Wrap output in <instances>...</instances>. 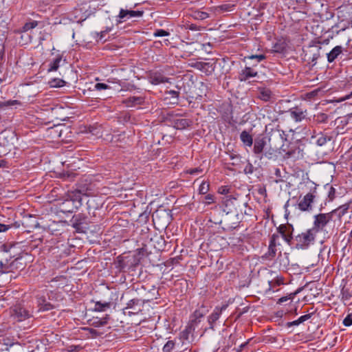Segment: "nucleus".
<instances>
[{
    "instance_id": "f257e3e1",
    "label": "nucleus",
    "mask_w": 352,
    "mask_h": 352,
    "mask_svg": "<svg viewBox=\"0 0 352 352\" xmlns=\"http://www.w3.org/2000/svg\"><path fill=\"white\" fill-rule=\"evenodd\" d=\"M15 245L5 243L1 246L3 252H10L9 258H6L4 261H0V276L3 274L14 273L16 271H21L26 266V261L23 258V255L28 256L27 253L22 252L15 254L11 251L14 249Z\"/></svg>"
},
{
    "instance_id": "f03ea898",
    "label": "nucleus",
    "mask_w": 352,
    "mask_h": 352,
    "mask_svg": "<svg viewBox=\"0 0 352 352\" xmlns=\"http://www.w3.org/2000/svg\"><path fill=\"white\" fill-rule=\"evenodd\" d=\"M140 263V258L135 254H120L118 256L113 265L116 270V274H122L134 276L137 268Z\"/></svg>"
},
{
    "instance_id": "7ed1b4c3",
    "label": "nucleus",
    "mask_w": 352,
    "mask_h": 352,
    "mask_svg": "<svg viewBox=\"0 0 352 352\" xmlns=\"http://www.w3.org/2000/svg\"><path fill=\"white\" fill-rule=\"evenodd\" d=\"M34 307L30 302L18 301L8 309V314L14 322H21L34 317Z\"/></svg>"
},
{
    "instance_id": "20e7f679",
    "label": "nucleus",
    "mask_w": 352,
    "mask_h": 352,
    "mask_svg": "<svg viewBox=\"0 0 352 352\" xmlns=\"http://www.w3.org/2000/svg\"><path fill=\"white\" fill-rule=\"evenodd\" d=\"M133 296L144 304L157 299L159 296L158 289L155 286L144 285L140 283L133 285Z\"/></svg>"
},
{
    "instance_id": "39448f33",
    "label": "nucleus",
    "mask_w": 352,
    "mask_h": 352,
    "mask_svg": "<svg viewBox=\"0 0 352 352\" xmlns=\"http://www.w3.org/2000/svg\"><path fill=\"white\" fill-rule=\"evenodd\" d=\"M316 234L314 231L309 228L297 235L294 236L293 245L296 250H307L316 241Z\"/></svg>"
},
{
    "instance_id": "423d86ee",
    "label": "nucleus",
    "mask_w": 352,
    "mask_h": 352,
    "mask_svg": "<svg viewBox=\"0 0 352 352\" xmlns=\"http://www.w3.org/2000/svg\"><path fill=\"white\" fill-rule=\"evenodd\" d=\"M265 131L267 137L268 145L276 146L279 148L283 146L285 132L280 129L278 124L270 123L265 126Z\"/></svg>"
},
{
    "instance_id": "0eeeda50",
    "label": "nucleus",
    "mask_w": 352,
    "mask_h": 352,
    "mask_svg": "<svg viewBox=\"0 0 352 352\" xmlns=\"http://www.w3.org/2000/svg\"><path fill=\"white\" fill-rule=\"evenodd\" d=\"M332 213H319L314 216L313 227L311 229L317 234L320 232H325L326 227L332 220Z\"/></svg>"
},
{
    "instance_id": "6e6552de",
    "label": "nucleus",
    "mask_w": 352,
    "mask_h": 352,
    "mask_svg": "<svg viewBox=\"0 0 352 352\" xmlns=\"http://www.w3.org/2000/svg\"><path fill=\"white\" fill-rule=\"evenodd\" d=\"M72 226L78 233H86L89 228L88 217L83 213H78L73 215L70 220Z\"/></svg>"
},
{
    "instance_id": "1a4fd4ad",
    "label": "nucleus",
    "mask_w": 352,
    "mask_h": 352,
    "mask_svg": "<svg viewBox=\"0 0 352 352\" xmlns=\"http://www.w3.org/2000/svg\"><path fill=\"white\" fill-rule=\"evenodd\" d=\"M352 115L348 114L337 118L334 122V133L336 135L343 134L348 130L352 129Z\"/></svg>"
},
{
    "instance_id": "9d476101",
    "label": "nucleus",
    "mask_w": 352,
    "mask_h": 352,
    "mask_svg": "<svg viewBox=\"0 0 352 352\" xmlns=\"http://www.w3.org/2000/svg\"><path fill=\"white\" fill-rule=\"evenodd\" d=\"M279 235L272 234L270 237L267 251L262 256V258L267 261H272L275 258L278 252V247L280 245L278 241Z\"/></svg>"
},
{
    "instance_id": "9b49d317",
    "label": "nucleus",
    "mask_w": 352,
    "mask_h": 352,
    "mask_svg": "<svg viewBox=\"0 0 352 352\" xmlns=\"http://www.w3.org/2000/svg\"><path fill=\"white\" fill-rule=\"evenodd\" d=\"M144 305L139 299L133 296V298L126 303V306L123 309L124 314L131 316L141 314L143 311Z\"/></svg>"
},
{
    "instance_id": "f8f14e48",
    "label": "nucleus",
    "mask_w": 352,
    "mask_h": 352,
    "mask_svg": "<svg viewBox=\"0 0 352 352\" xmlns=\"http://www.w3.org/2000/svg\"><path fill=\"white\" fill-rule=\"evenodd\" d=\"M322 47L320 43L309 45L305 52V58L309 63L314 66L317 63V60L320 57V50Z\"/></svg>"
},
{
    "instance_id": "ddd939ff",
    "label": "nucleus",
    "mask_w": 352,
    "mask_h": 352,
    "mask_svg": "<svg viewBox=\"0 0 352 352\" xmlns=\"http://www.w3.org/2000/svg\"><path fill=\"white\" fill-rule=\"evenodd\" d=\"M190 67L198 69L206 76H211L216 68V61L212 59L209 62L196 61L190 64Z\"/></svg>"
},
{
    "instance_id": "4468645a",
    "label": "nucleus",
    "mask_w": 352,
    "mask_h": 352,
    "mask_svg": "<svg viewBox=\"0 0 352 352\" xmlns=\"http://www.w3.org/2000/svg\"><path fill=\"white\" fill-rule=\"evenodd\" d=\"M240 201L238 197L234 195L226 196L223 198L222 205L224 207L223 212L229 214L233 212V209L236 210L237 207L240 206Z\"/></svg>"
},
{
    "instance_id": "2eb2a0df",
    "label": "nucleus",
    "mask_w": 352,
    "mask_h": 352,
    "mask_svg": "<svg viewBox=\"0 0 352 352\" xmlns=\"http://www.w3.org/2000/svg\"><path fill=\"white\" fill-rule=\"evenodd\" d=\"M144 14L143 10H129L121 8L116 16L117 24L122 23L131 17H141Z\"/></svg>"
},
{
    "instance_id": "dca6fc26",
    "label": "nucleus",
    "mask_w": 352,
    "mask_h": 352,
    "mask_svg": "<svg viewBox=\"0 0 352 352\" xmlns=\"http://www.w3.org/2000/svg\"><path fill=\"white\" fill-rule=\"evenodd\" d=\"M228 305H229L227 302L222 305L221 307H215L212 314L209 315L208 317V322L209 324L208 328L210 329L214 330L216 322L219 319L220 316L222 314V312L228 307Z\"/></svg>"
},
{
    "instance_id": "f3484780",
    "label": "nucleus",
    "mask_w": 352,
    "mask_h": 352,
    "mask_svg": "<svg viewBox=\"0 0 352 352\" xmlns=\"http://www.w3.org/2000/svg\"><path fill=\"white\" fill-rule=\"evenodd\" d=\"M316 190L313 192H309L303 197V198L298 204V209L301 211H310L312 210V203L314 201L316 195H314Z\"/></svg>"
},
{
    "instance_id": "a211bd4d",
    "label": "nucleus",
    "mask_w": 352,
    "mask_h": 352,
    "mask_svg": "<svg viewBox=\"0 0 352 352\" xmlns=\"http://www.w3.org/2000/svg\"><path fill=\"white\" fill-rule=\"evenodd\" d=\"M36 300L38 312L48 311L55 308V306L49 302L43 295L37 294L36 296Z\"/></svg>"
},
{
    "instance_id": "6ab92c4d",
    "label": "nucleus",
    "mask_w": 352,
    "mask_h": 352,
    "mask_svg": "<svg viewBox=\"0 0 352 352\" xmlns=\"http://www.w3.org/2000/svg\"><path fill=\"white\" fill-rule=\"evenodd\" d=\"M288 113L291 118L296 122L303 120L307 115V109L299 106H295L289 109Z\"/></svg>"
},
{
    "instance_id": "aec40b11",
    "label": "nucleus",
    "mask_w": 352,
    "mask_h": 352,
    "mask_svg": "<svg viewBox=\"0 0 352 352\" xmlns=\"http://www.w3.org/2000/svg\"><path fill=\"white\" fill-rule=\"evenodd\" d=\"M267 146V140L265 137L258 136L253 142V153L259 158L264 152Z\"/></svg>"
},
{
    "instance_id": "412c9836",
    "label": "nucleus",
    "mask_w": 352,
    "mask_h": 352,
    "mask_svg": "<svg viewBox=\"0 0 352 352\" xmlns=\"http://www.w3.org/2000/svg\"><path fill=\"white\" fill-rule=\"evenodd\" d=\"M209 309L208 306L202 304L199 306L192 314L190 322L197 326L201 322V319L208 312Z\"/></svg>"
},
{
    "instance_id": "4be33fe9",
    "label": "nucleus",
    "mask_w": 352,
    "mask_h": 352,
    "mask_svg": "<svg viewBox=\"0 0 352 352\" xmlns=\"http://www.w3.org/2000/svg\"><path fill=\"white\" fill-rule=\"evenodd\" d=\"M258 72L254 70L252 67L245 66L239 73L238 79L241 82H245L251 78L258 76Z\"/></svg>"
},
{
    "instance_id": "5701e85b",
    "label": "nucleus",
    "mask_w": 352,
    "mask_h": 352,
    "mask_svg": "<svg viewBox=\"0 0 352 352\" xmlns=\"http://www.w3.org/2000/svg\"><path fill=\"white\" fill-rule=\"evenodd\" d=\"M148 79L150 83L154 85H157L162 83L168 82V78L166 77L160 72H151L148 75Z\"/></svg>"
},
{
    "instance_id": "b1692460",
    "label": "nucleus",
    "mask_w": 352,
    "mask_h": 352,
    "mask_svg": "<svg viewBox=\"0 0 352 352\" xmlns=\"http://www.w3.org/2000/svg\"><path fill=\"white\" fill-rule=\"evenodd\" d=\"M66 200H69L71 204L78 208L81 206L82 192L80 190L76 189L74 190L68 191Z\"/></svg>"
},
{
    "instance_id": "393cba45",
    "label": "nucleus",
    "mask_w": 352,
    "mask_h": 352,
    "mask_svg": "<svg viewBox=\"0 0 352 352\" xmlns=\"http://www.w3.org/2000/svg\"><path fill=\"white\" fill-rule=\"evenodd\" d=\"M276 234L279 235V237L281 236L288 245L292 247L294 236H292L291 233L287 230V227L284 224H280L276 228Z\"/></svg>"
},
{
    "instance_id": "a878e982",
    "label": "nucleus",
    "mask_w": 352,
    "mask_h": 352,
    "mask_svg": "<svg viewBox=\"0 0 352 352\" xmlns=\"http://www.w3.org/2000/svg\"><path fill=\"white\" fill-rule=\"evenodd\" d=\"M179 94L178 91H165L163 100L166 104H176L179 103Z\"/></svg>"
},
{
    "instance_id": "bb28decb",
    "label": "nucleus",
    "mask_w": 352,
    "mask_h": 352,
    "mask_svg": "<svg viewBox=\"0 0 352 352\" xmlns=\"http://www.w3.org/2000/svg\"><path fill=\"white\" fill-rule=\"evenodd\" d=\"M280 148H278L276 145L271 146L269 145L268 147H266L264 152L262 153V155L259 157L260 160H262L263 158H265L267 160H276L278 151Z\"/></svg>"
},
{
    "instance_id": "cd10ccee",
    "label": "nucleus",
    "mask_w": 352,
    "mask_h": 352,
    "mask_svg": "<svg viewBox=\"0 0 352 352\" xmlns=\"http://www.w3.org/2000/svg\"><path fill=\"white\" fill-rule=\"evenodd\" d=\"M145 102V97L143 96H133L123 100V103L128 107H133L141 105Z\"/></svg>"
},
{
    "instance_id": "c85d7f7f",
    "label": "nucleus",
    "mask_w": 352,
    "mask_h": 352,
    "mask_svg": "<svg viewBox=\"0 0 352 352\" xmlns=\"http://www.w3.org/2000/svg\"><path fill=\"white\" fill-rule=\"evenodd\" d=\"M193 121L187 118H177L173 120V126L177 130H184L192 125Z\"/></svg>"
},
{
    "instance_id": "c756f323",
    "label": "nucleus",
    "mask_w": 352,
    "mask_h": 352,
    "mask_svg": "<svg viewBox=\"0 0 352 352\" xmlns=\"http://www.w3.org/2000/svg\"><path fill=\"white\" fill-rule=\"evenodd\" d=\"M343 48L340 45L333 47L329 53H327V58L329 63H333L342 54Z\"/></svg>"
},
{
    "instance_id": "7c9ffc66",
    "label": "nucleus",
    "mask_w": 352,
    "mask_h": 352,
    "mask_svg": "<svg viewBox=\"0 0 352 352\" xmlns=\"http://www.w3.org/2000/svg\"><path fill=\"white\" fill-rule=\"evenodd\" d=\"M195 325L192 324L190 322L186 326L185 329L179 333L180 339L183 341H188L189 340V336L192 334L195 329Z\"/></svg>"
},
{
    "instance_id": "2f4dec72",
    "label": "nucleus",
    "mask_w": 352,
    "mask_h": 352,
    "mask_svg": "<svg viewBox=\"0 0 352 352\" xmlns=\"http://www.w3.org/2000/svg\"><path fill=\"white\" fill-rule=\"evenodd\" d=\"M318 135V137L316 135H312L311 140H315L316 144L319 146H324L327 144V142L331 140V137L327 135L325 133H320Z\"/></svg>"
},
{
    "instance_id": "473e14b6",
    "label": "nucleus",
    "mask_w": 352,
    "mask_h": 352,
    "mask_svg": "<svg viewBox=\"0 0 352 352\" xmlns=\"http://www.w3.org/2000/svg\"><path fill=\"white\" fill-rule=\"evenodd\" d=\"M62 60H63V55L59 54H57L56 58H54L49 64L47 72L50 73V72L57 71L60 65V62Z\"/></svg>"
},
{
    "instance_id": "72a5a7b5",
    "label": "nucleus",
    "mask_w": 352,
    "mask_h": 352,
    "mask_svg": "<svg viewBox=\"0 0 352 352\" xmlns=\"http://www.w3.org/2000/svg\"><path fill=\"white\" fill-rule=\"evenodd\" d=\"M109 318L110 317L109 315H106L105 317L101 318L98 317L93 318L92 319L89 320V324L94 327H100L107 324Z\"/></svg>"
},
{
    "instance_id": "f704fd0d",
    "label": "nucleus",
    "mask_w": 352,
    "mask_h": 352,
    "mask_svg": "<svg viewBox=\"0 0 352 352\" xmlns=\"http://www.w3.org/2000/svg\"><path fill=\"white\" fill-rule=\"evenodd\" d=\"M312 315H313V313L301 316L296 320L286 322L285 325L286 327H288V328L291 327L292 326H298V325L300 324L301 323L305 322L306 320L310 319L311 318Z\"/></svg>"
},
{
    "instance_id": "c9c22d12",
    "label": "nucleus",
    "mask_w": 352,
    "mask_h": 352,
    "mask_svg": "<svg viewBox=\"0 0 352 352\" xmlns=\"http://www.w3.org/2000/svg\"><path fill=\"white\" fill-rule=\"evenodd\" d=\"M78 208L76 207L74 205L71 204V201L69 200H65L60 205V212L66 213V212H73L75 210H77Z\"/></svg>"
},
{
    "instance_id": "e433bc0d",
    "label": "nucleus",
    "mask_w": 352,
    "mask_h": 352,
    "mask_svg": "<svg viewBox=\"0 0 352 352\" xmlns=\"http://www.w3.org/2000/svg\"><path fill=\"white\" fill-rule=\"evenodd\" d=\"M349 208V204H343L339 206L338 208L333 210L331 213H332V216L336 215L339 219H340L348 211Z\"/></svg>"
},
{
    "instance_id": "4c0bfd02",
    "label": "nucleus",
    "mask_w": 352,
    "mask_h": 352,
    "mask_svg": "<svg viewBox=\"0 0 352 352\" xmlns=\"http://www.w3.org/2000/svg\"><path fill=\"white\" fill-rule=\"evenodd\" d=\"M240 139L245 146H252L253 144L252 136L246 131H243L240 134Z\"/></svg>"
},
{
    "instance_id": "58836bf2",
    "label": "nucleus",
    "mask_w": 352,
    "mask_h": 352,
    "mask_svg": "<svg viewBox=\"0 0 352 352\" xmlns=\"http://www.w3.org/2000/svg\"><path fill=\"white\" fill-rule=\"evenodd\" d=\"M190 16H192V19L195 20L203 21L204 19H208L210 16V14L206 12H204L199 10H195L192 11Z\"/></svg>"
},
{
    "instance_id": "ea45409f",
    "label": "nucleus",
    "mask_w": 352,
    "mask_h": 352,
    "mask_svg": "<svg viewBox=\"0 0 352 352\" xmlns=\"http://www.w3.org/2000/svg\"><path fill=\"white\" fill-rule=\"evenodd\" d=\"M287 45L285 41H278L272 47V51L276 53L284 54L287 51Z\"/></svg>"
},
{
    "instance_id": "a19ab883",
    "label": "nucleus",
    "mask_w": 352,
    "mask_h": 352,
    "mask_svg": "<svg viewBox=\"0 0 352 352\" xmlns=\"http://www.w3.org/2000/svg\"><path fill=\"white\" fill-rule=\"evenodd\" d=\"M258 98L265 102L270 101L272 98V91L267 88L260 89Z\"/></svg>"
},
{
    "instance_id": "79ce46f5",
    "label": "nucleus",
    "mask_w": 352,
    "mask_h": 352,
    "mask_svg": "<svg viewBox=\"0 0 352 352\" xmlns=\"http://www.w3.org/2000/svg\"><path fill=\"white\" fill-rule=\"evenodd\" d=\"M329 120V116L324 113H319L314 116L313 122L316 124L327 123Z\"/></svg>"
},
{
    "instance_id": "37998d69",
    "label": "nucleus",
    "mask_w": 352,
    "mask_h": 352,
    "mask_svg": "<svg viewBox=\"0 0 352 352\" xmlns=\"http://www.w3.org/2000/svg\"><path fill=\"white\" fill-rule=\"evenodd\" d=\"M284 284V278L283 276H277L274 280L269 281V289H274L276 287Z\"/></svg>"
},
{
    "instance_id": "c03bdc74",
    "label": "nucleus",
    "mask_w": 352,
    "mask_h": 352,
    "mask_svg": "<svg viewBox=\"0 0 352 352\" xmlns=\"http://www.w3.org/2000/svg\"><path fill=\"white\" fill-rule=\"evenodd\" d=\"M266 56L263 54H251V55H247L244 57L243 61H246L247 60H256V63H260L262 60L266 59Z\"/></svg>"
},
{
    "instance_id": "a18cd8bd",
    "label": "nucleus",
    "mask_w": 352,
    "mask_h": 352,
    "mask_svg": "<svg viewBox=\"0 0 352 352\" xmlns=\"http://www.w3.org/2000/svg\"><path fill=\"white\" fill-rule=\"evenodd\" d=\"M111 306V303L109 302H102L100 301H98L95 304L94 311H104L107 309H109Z\"/></svg>"
},
{
    "instance_id": "49530a36",
    "label": "nucleus",
    "mask_w": 352,
    "mask_h": 352,
    "mask_svg": "<svg viewBox=\"0 0 352 352\" xmlns=\"http://www.w3.org/2000/svg\"><path fill=\"white\" fill-rule=\"evenodd\" d=\"M179 116H181V115L176 113L175 111H170L164 115V118L165 120L170 122L173 124V120H177Z\"/></svg>"
},
{
    "instance_id": "de8ad7c7",
    "label": "nucleus",
    "mask_w": 352,
    "mask_h": 352,
    "mask_svg": "<svg viewBox=\"0 0 352 352\" xmlns=\"http://www.w3.org/2000/svg\"><path fill=\"white\" fill-rule=\"evenodd\" d=\"M234 7H235L234 4L223 3V4H221V5H219L218 6H217L215 10L217 11H220L221 12H230V11H232L234 10Z\"/></svg>"
},
{
    "instance_id": "09e8293b",
    "label": "nucleus",
    "mask_w": 352,
    "mask_h": 352,
    "mask_svg": "<svg viewBox=\"0 0 352 352\" xmlns=\"http://www.w3.org/2000/svg\"><path fill=\"white\" fill-rule=\"evenodd\" d=\"M48 84L51 87L57 88L64 87L66 82L60 78H53L49 81Z\"/></svg>"
},
{
    "instance_id": "8fccbe9b",
    "label": "nucleus",
    "mask_w": 352,
    "mask_h": 352,
    "mask_svg": "<svg viewBox=\"0 0 352 352\" xmlns=\"http://www.w3.org/2000/svg\"><path fill=\"white\" fill-rule=\"evenodd\" d=\"M229 155L230 159L232 160V162L230 163L232 166H237L241 162V156L239 154L234 153L226 152Z\"/></svg>"
},
{
    "instance_id": "3c124183",
    "label": "nucleus",
    "mask_w": 352,
    "mask_h": 352,
    "mask_svg": "<svg viewBox=\"0 0 352 352\" xmlns=\"http://www.w3.org/2000/svg\"><path fill=\"white\" fill-rule=\"evenodd\" d=\"M38 24L37 21H31L25 23L21 28V32H25L35 28Z\"/></svg>"
},
{
    "instance_id": "603ef678",
    "label": "nucleus",
    "mask_w": 352,
    "mask_h": 352,
    "mask_svg": "<svg viewBox=\"0 0 352 352\" xmlns=\"http://www.w3.org/2000/svg\"><path fill=\"white\" fill-rule=\"evenodd\" d=\"M0 343L6 346V350H8V347L12 346L15 344L14 340L10 337H3L0 339Z\"/></svg>"
},
{
    "instance_id": "864d4df0",
    "label": "nucleus",
    "mask_w": 352,
    "mask_h": 352,
    "mask_svg": "<svg viewBox=\"0 0 352 352\" xmlns=\"http://www.w3.org/2000/svg\"><path fill=\"white\" fill-rule=\"evenodd\" d=\"M175 346V342L174 340H168L164 344L162 349L163 352H172Z\"/></svg>"
},
{
    "instance_id": "5fc2aeb1",
    "label": "nucleus",
    "mask_w": 352,
    "mask_h": 352,
    "mask_svg": "<svg viewBox=\"0 0 352 352\" xmlns=\"http://www.w3.org/2000/svg\"><path fill=\"white\" fill-rule=\"evenodd\" d=\"M210 189V184L208 182H203L199 188V192L201 195H206Z\"/></svg>"
},
{
    "instance_id": "6e6d98bb",
    "label": "nucleus",
    "mask_w": 352,
    "mask_h": 352,
    "mask_svg": "<svg viewBox=\"0 0 352 352\" xmlns=\"http://www.w3.org/2000/svg\"><path fill=\"white\" fill-rule=\"evenodd\" d=\"M157 245H153L155 248L157 249L158 250H163L165 248V241L163 239L162 236H157Z\"/></svg>"
},
{
    "instance_id": "4d7b16f0",
    "label": "nucleus",
    "mask_w": 352,
    "mask_h": 352,
    "mask_svg": "<svg viewBox=\"0 0 352 352\" xmlns=\"http://www.w3.org/2000/svg\"><path fill=\"white\" fill-rule=\"evenodd\" d=\"M340 293H341V296H342V300H348L352 297V295L349 291V289L343 287L341 289Z\"/></svg>"
},
{
    "instance_id": "13d9d810",
    "label": "nucleus",
    "mask_w": 352,
    "mask_h": 352,
    "mask_svg": "<svg viewBox=\"0 0 352 352\" xmlns=\"http://www.w3.org/2000/svg\"><path fill=\"white\" fill-rule=\"evenodd\" d=\"M169 35L170 32L163 29H157L153 32V36L155 37L167 36Z\"/></svg>"
},
{
    "instance_id": "bf43d9fd",
    "label": "nucleus",
    "mask_w": 352,
    "mask_h": 352,
    "mask_svg": "<svg viewBox=\"0 0 352 352\" xmlns=\"http://www.w3.org/2000/svg\"><path fill=\"white\" fill-rule=\"evenodd\" d=\"M322 92V89L320 88H317L314 90H312L309 92H307L306 94V97L311 100V99H313L315 97H316L319 93Z\"/></svg>"
},
{
    "instance_id": "052dcab7",
    "label": "nucleus",
    "mask_w": 352,
    "mask_h": 352,
    "mask_svg": "<svg viewBox=\"0 0 352 352\" xmlns=\"http://www.w3.org/2000/svg\"><path fill=\"white\" fill-rule=\"evenodd\" d=\"M298 293V292H296L293 294H290L289 296H283L281 298H280L278 301H277V304H282L285 302H287V300H292L293 298L294 297V296Z\"/></svg>"
},
{
    "instance_id": "680f3d73",
    "label": "nucleus",
    "mask_w": 352,
    "mask_h": 352,
    "mask_svg": "<svg viewBox=\"0 0 352 352\" xmlns=\"http://www.w3.org/2000/svg\"><path fill=\"white\" fill-rule=\"evenodd\" d=\"M82 349L80 345H68L65 349V350L67 352H78Z\"/></svg>"
},
{
    "instance_id": "e2e57ef3",
    "label": "nucleus",
    "mask_w": 352,
    "mask_h": 352,
    "mask_svg": "<svg viewBox=\"0 0 352 352\" xmlns=\"http://www.w3.org/2000/svg\"><path fill=\"white\" fill-rule=\"evenodd\" d=\"M203 172V168L201 167H197L193 168H189L186 170V173L190 174V175H198Z\"/></svg>"
},
{
    "instance_id": "0e129e2a",
    "label": "nucleus",
    "mask_w": 352,
    "mask_h": 352,
    "mask_svg": "<svg viewBox=\"0 0 352 352\" xmlns=\"http://www.w3.org/2000/svg\"><path fill=\"white\" fill-rule=\"evenodd\" d=\"M77 176L76 173H72V172H64L63 173V177L65 179H67L69 181H72L74 179V178Z\"/></svg>"
},
{
    "instance_id": "69168bd1",
    "label": "nucleus",
    "mask_w": 352,
    "mask_h": 352,
    "mask_svg": "<svg viewBox=\"0 0 352 352\" xmlns=\"http://www.w3.org/2000/svg\"><path fill=\"white\" fill-rule=\"evenodd\" d=\"M110 88L111 87L108 85H107L105 83H102V82H98V83L95 84V85H94V89L97 91L108 89Z\"/></svg>"
},
{
    "instance_id": "338daca9",
    "label": "nucleus",
    "mask_w": 352,
    "mask_h": 352,
    "mask_svg": "<svg viewBox=\"0 0 352 352\" xmlns=\"http://www.w3.org/2000/svg\"><path fill=\"white\" fill-rule=\"evenodd\" d=\"M329 201H332L336 198V189L333 186H330L328 191Z\"/></svg>"
},
{
    "instance_id": "774afa93",
    "label": "nucleus",
    "mask_w": 352,
    "mask_h": 352,
    "mask_svg": "<svg viewBox=\"0 0 352 352\" xmlns=\"http://www.w3.org/2000/svg\"><path fill=\"white\" fill-rule=\"evenodd\" d=\"M345 327H350L352 325V314H348L342 322Z\"/></svg>"
}]
</instances>
